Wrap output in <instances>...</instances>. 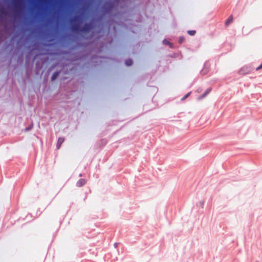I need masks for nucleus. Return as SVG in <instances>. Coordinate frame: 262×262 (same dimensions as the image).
<instances>
[{
    "label": "nucleus",
    "mask_w": 262,
    "mask_h": 262,
    "mask_svg": "<svg viewBox=\"0 0 262 262\" xmlns=\"http://www.w3.org/2000/svg\"><path fill=\"white\" fill-rule=\"evenodd\" d=\"M211 64L209 60H206L203 65V67L200 72V74L202 76H205L210 71Z\"/></svg>",
    "instance_id": "1"
},
{
    "label": "nucleus",
    "mask_w": 262,
    "mask_h": 262,
    "mask_svg": "<svg viewBox=\"0 0 262 262\" xmlns=\"http://www.w3.org/2000/svg\"><path fill=\"white\" fill-rule=\"evenodd\" d=\"M252 70L253 68L251 66L246 65L240 69L238 73L240 75H246L250 73Z\"/></svg>",
    "instance_id": "2"
},
{
    "label": "nucleus",
    "mask_w": 262,
    "mask_h": 262,
    "mask_svg": "<svg viewBox=\"0 0 262 262\" xmlns=\"http://www.w3.org/2000/svg\"><path fill=\"white\" fill-rule=\"evenodd\" d=\"M212 89L210 87L207 88L205 91L200 96H199L198 98V100H201L206 97L211 91Z\"/></svg>",
    "instance_id": "3"
},
{
    "label": "nucleus",
    "mask_w": 262,
    "mask_h": 262,
    "mask_svg": "<svg viewBox=\"0 0 262 262\" xmlns=\"http://www.w3.org/2000/svg\"><path fill=\"white\" fill-rule=\"evenodd\" d=\"M107 143V140L106 139L104 138L102 139L97 141V144L99 146V147L102 148L104 146H105Z\"/></svg>",
    "instance_id": "4"
},
{
    "label": "nucleus",
    "mask_w": 262,
    "mask_h": 262,
    "mask_svg": "<svg viewBox=\"0 0 262 262\" xmlns=\"http://www.w3.org/2000/svg\"><path fill=\"white\" fill-rule=\"evenodd\" d=\"M64 140H65L64 137H60L58 138L57 144H56V148L57 149H59L60 148L62 144L64 141Z\"/></svg>",
    "instance_id": "5"
},
{
    "label": "nucleus",
    "mask_w": 262,
    "mask_h": 262,
    "mask_svg": "<svg viewBox=\"0 0 262 262\" xmlns=\"http://www.w3.org/2000/svg\"><path fill=\"white\" fill-rule=\"evenodd\" d=\"M134 63L133 59L132 58H127L124 60V64L126 67H131Z\"/></svg>",
    "instance_id": "6"
},
{
    "label": "nucleus",
    "mask_w": 262,
    "mask_h": 262,
    "mask_svg": "<svg viewBox=\"0 0 262 262\" xmlns=\"http://www.w3.org/2000/svg\"><path fill=\"white\" fill-rule=\"evenodd\" d=\"M86 183V181L85 179H80L76 184V186L78 187L83 186Z\"/></svg>",
    "instance_id": "7"
},
{
    "label": "nucleus",
    "mask_w": 262,
    "mask_h": 262,
    "mask_svg": "<svg viewBox=\"0 0 262 262\" xmlns=\"http://www.w3.org/2000/svg\"><path fill=\"white\" fill-rule=\"evenodd\" d=\"M164 45H167L171 49L173 48V44L167 38H164L162 41Z\"/></svg>",
    "instance_id": "8"
},
{
    "label": "nucleus",
    "mask_w": 262,
    "mask_h": 262,
    "mask_svg": "<svg viewBox=\"0 0 262 262\" xmlns=\"http://www.w3.org/2000/svg\"><path fill=\"white\" fill-rule=\"evenodd\" d=\"M59 76V73L57 72H54L51 75V80L52 81H55Z\"/></svg>",
    "instance_id": "9"
},
{
    "label": "nucleus",
    "mask_w": 262,
    "mask_h": 262,
    "mask_svg": "<svg viewBox=\"0 0 262 262\" xmlns=\"http://www.w3.org/2000/svg\"><path fill=\"white\" fill-rule=\"evenodd\" d=\"M233 21V17L232 15L230 16L225 21V26H229Z\"/></svg>",
    "instance_id": "10"
},
{
    "label": "nucleus",
    "mask_w": 262,
    "mask_h": 262,
    "mask_svg": "<svg viewBox=\"0 0 262 262\" xmlns=\"http://www.w3.org/2000/svg\"><path fill=\"white\" fill-rule=\"evenodd\" d=\"M33 122H31L26 128H25V131L29 132L31 130L33 127Z\"/></svg>",
    "instance_id": "11"
},
{
    "label": "nucleus",
    "mask_w": 262,
    "mask_h": 262,
    "mask_svg": "<svg viewBox=\"0 0 262 262\" xmlns=\"http://www.w3.org/2000/svg\"><path fill=\"white\" fill-rule=\"evenodd\" d=\"M187 34L190 36H194L196 34V31L195 30H189L187 31Z\"/></svg>",
    "instance_id": "12"
},
{
    "label": "nucleus",
    "mask_w": 262,
    "mask_h": 262,
    "mask_svg": "<svg viewBox=\"0 0 262 262\" xmlns=\"http://www.w3.org/2000/svg\"><path fill=\"white\" fill-rule=\"evenodd\" d=\"M185 40V37L184 36H181L179 37L178 42L179 44L183 43Z\"/></svg>",
    "instance_id": "13"
},
{
    "label": "nucleus",
    "mask_w": 262,
    "mask_h": 262,
    "mask_svg": "<svg viewBox=\"0 0 262 262\" xmlns=\"http://www.w3.org/2000/svg\"><path fill=\"white\" fill-rule=\"evenodd\" d=\"M191 92H189L188 93H187L186 94H185L182 98H181V100L183 101V100H184L185 99H186V98H187L190 94Z\"/></svg>",
    "instance_id": "14"
},
{
    "label": "nucleus",
    "mask_w": 262,
    "mask_h": 262,
    "mask_svg": "<svg viewBox=\"0 0 262 262\" xmlns=\"http://www.w3.org/2000/svg\"><path fill=\"white\" fill-rule=\"evenodd\" d=\"M199 205L201 207L203 208L204 207V201H200L199 203Z\"/></svg>",
    "instance_id": "15"
},
{
    "label": "nucleus",
    "mask_w": 262,
    "mask_h": 262,
    "mask_svg": "<svg viewBox=\"0 0 262 262\" xmlns=\"http://www.w3.org/2000/svg\"><path fill=\"white\" fill-rule=\"evenodd\" d=\"M262 69V62L260 63V64L259 66H258V67L256 68V71H258V70H260V69Z\"/></svg>",
    "instance_id": "16"
},
{
    "label": "nucleus",
    "mask_w": 262,
    "mask_h": 262,
    "mask_svg": "<svg viewBox=\"0 0 262 262\" xmlns=\"http://www.w3.org/2000/svg\"><path fill=\"white\" fill-rule=\"evenodd\" d=\"M118 245H119L118 243H115L114 244V247L116 248L118 247Z\"/></svg>",
    "instance_id": "17"
},
{
    "label": "nucleus",
    "mask_w": 262,
    "mask_h": 262,
    "mask_svg": "<svg viewBox=\"0 0 262 262\" xmlns=\"http://www.w3.org/2000/svg\"><path fill=\"white\" fill-rule=\"evenodd\" d=\"M79 177H81L82 176V174L81 173H80L79 175Z\"/></svg>",
    "instance_id": "18"
},
{
    "label": "nucleus",
    "mask_w": 262,
    "mask_h": 262,
    "mask_svg": "<svg viewBox=\"0 0 262 262\" xmlns=\"http://www.w3.org/2000/svg\"><path fill=\"white\" fill-rule=\"evenodd\" d=\"M86 198H87V195H85V198L84 199V200H85Z\"/></svg>",
    "instance_id": "19"
},
{
    "label": "nucleus",
    "mask_w": 262,
    "mask_h": 262,
    "mask_svg": "<svg viewBox=\"0 0 262 262\" xmlns=\"http://www.w3.org/2000/svg\"><path fill=\"white\" fill-rule=\"evenodd\" d=\"M28 61V58H27H27H26V61Z\"/></svg>",
    "instance_id": "20"
},
{
    "label": "nucleus",
    "mask_w": 262,
    "mask_h": 262,
    "mask_svg": "<svg viewBox=\"0 0 262 262\" xmlns=\"http://www.w3.org/2000/svg\"><path fill=\"white\" fill-rule=\"evenodd\" d=\"M255 262H259L258 260H256Z\"/></svg>",
    "instance_id": "21"
}]
</instances>
